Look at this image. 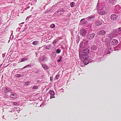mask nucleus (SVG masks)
I'll use <instances>...</instances> for the list:
<instances>
[{
  "mask_svg": "<svg viewBox=\"0 0 121 121\" xmlns=\"http://www.w3.org/2000/svg\"><path fill=\"white\" fill-rule=\"evenodd\" d=\"M50 46L49 45H48L46 46V48L47 49H49L50 48Z\"/></svg>",
  "mask_w": 121,
  "mask_h": 121,
  "instance_id": "33",
  "label": "nucleus"
},
{
  "mask_svg": "<svg viewBox=\"0 0 121 121\" xmlns=\"http://www.w3.org/2000/svg\"><path fill=\"white\" fill-rule=\"evenodd\" d=\"M15 69L14 70L13 72H15Z\"/></svg>",
  "mask_w": 121,
  "mask_h": 121,
  "instance_id": "46",
  "label": "nucleus"
},
{
  "mask_svg": "<svg viewBox=\"0 0 121 121\" xmlns=\"http://www.w3.org/2000/svg\"><path fill=\"white\" fill-rule=\"evenodd\" d=\"M5 91L6 92L10 91H11V89L9 88L5 87L4 88Z\"/></svg>",
  "mask_w": 121,
  "mask_h": 121,
  "instance_id": "10",
  "label": "nucleus"
},
{
  "mask_svg": "<svg viewBox=\"0 0 121 121\" xmlns=\"http://www.w3.org/2000/svg\"><path fill=\"white\" fill-rule=\"evenodd\" d=\"M110 51H111V48H110L109 49V48H108L106 49L105 52L107 54H109L111 52Z\"/></svg>",
  "mask_w": 121,
  "mask_h": 121,
  "instance_id": "14",
  "label": "nucleus"
},
{
  "mask_svg": "<svg viewBox=\"0 0 121 121\" xmlns=\"http://www.w3.org/2000/svg\"><path fill=\"white\" fill-rule=\"evenodd\" d=\"M95 35V34L94 33H92L90 34L89 35V36H88L89 37H88V38H89V40H91V39L93 38Z\"/></svg>",
  "mask_w": 121,
  "mask_h": 121,
  "instance_id": "9",
  "label": "nucleus"
},
{
  "mask_svg": "<svg viewBox=\"0 0 121 121\" xmlns=\"http://www.w3.org/2000/svg\"><path fill=\"white\" fill-rule=\"evenodd\" d=\"M49 93L52 96H54L55 95L54 91L52 90L49 91Z\"/></svg>",
  "mask_w": 121,
  "mask_h": 121,
  "instance_id": "22",
  "label": "nucleus"
},
{
  "mask_svg": "<svg viewBox=\"0 0 121 121\" xmlns=\"http://www.w3.org/2000/svg\"><path fill=\"white\" fill-rule=\"evenodd\" d=\"M85 20V19L84 18H83L81 20L80 22V24L82 25L86 24L87 23V22L86 21H84Z\"/></svg>",
  "mask_w": 121,
  "mask_h": 121,
  "instance_id": "15",
  "label": "nucleus"
},
{
  "mask_svg": "<svg viewBox=\"0 0 121 121\" xmlns=\"http://www.w3.org/2000/svg\"><path fill=\"white\" fill-rule=\"evenodd\" d=\"M10 97L11 98L16 99L18 97V96L16 94L13 93L10 95Z\"/></svg>",
  "mask_w": 121,
  "mask_h": 121,
  "instance_id": "5",
  "label": "nucleus"
},
{
  "mask_svg": "<svg viewBox=\"0 0 121 121\" xmlns=\"http://www.w3.org/2000/svg\"><path fill=\"white\" fill-rule=\"evenodd\" d=\"M58 11H60L61 12H64V11L65 10L64 9H60L58 10Z\"/></svg>",
  "mask_w": 121,
  "mask_h": 121,
  "instance_id": "29",
  "label": "nucleus"
},
{
  "mask_svg": "<svg viewBox=\"0 0 121 121\" xmlns=\"http://www.w3.org/2000/svg\"><path fill=\"white\" fill-rule=\"evenodd\" d=\"M115 3V0H109L108 3L110 4H114Z\"/></svg>",
  "mask_w": 121,
  "mask_h": 121,
  "instance_id": "17",
  "label": "nucleus"
},
{
  "mask_svg": "<svg viewBox=\"0 0 121 121\" xmlns=\"http://www.w3.org/2000/svg\"><path fill=\"white\" fill-rule=\"evenodd\" d=\"M27 67V65L25 66V67H24L23 68V69H24L26 68V67Z\"/></svg>",
  "mask_w": 121,
  "mask_h": 121,
  "instance_id": "45",
  "label": "nucleus"
},
{
  "mask_svg": "<svg viewBox=\"0 0 121 121\" xmlns=\"http://www.w3.org/2000/svg\"><path fill=\"white\" fill-rule=\"evenodd\" d=\"M71 15V13H69L67 15V17H70Z\"/></svg>",
  "mask_w": 121,
  "mask_h": 121,
  "instance_id": "35",
  "label": "nucleus"
},
{
  "mask_svg": "<svg viewBox=\"0 0 121 121\" xmlns=\"http://www.w3.org/2000/svg\"><path fill=\"white\" fill-rule=\"evenodd\" d=\"M15 76L16 77H18V78L20 77H22V75H20V74H16L15 75Z\"/></svg>",
  "mask_w": 121,
  "mask_h": 121,
  "instance_id": "27",
  "label": "nucleus"
},
{
  "mask_svg": "<svg viewBox=\"0 0 121 121\" xmlns=\"http://www.w3.org/2000/svg\"><path fill=\"white\" fill-rule=\"evenodd\" d=\"M29 8V7H28V8Z\"/></svg>",
  "mask_w": 121,
  "mask_h": 121,
  "instance_id": "51",
  "label": "nucleus"
},
{
  "mask_svg": "<svg viewBox=\"0 0 121 121\" xmlns=\"http://www.w3.org/2000/svg\"><path fill=\"white\" fill-rule=\"evenodd\" d=\"M27 60V58H22L21 59V62L24 61L26 60Z\"/></svg>",
  "mask_w": 121,
  "mask_h": 121,
  "instance_id": "25",
  "label": "nucleus"
},
{
  "mask_svg": "<svg viewBox=\"0 0 121 121\" xmlns=\"http://www.w3.org/2000/svg\"><path fill=\"white\" fill-rule=\"evenodd\" d=\"M116 33H117V34H119L121 33V27L119 28L118 30H117L116 31Z\"/></svg>",
  "mask_w": 121,
  "mask_h": 121,
  "instance_id": "21",
  "label": "nucleus"
},
{
  "mask_svg": "<svg viewBox=\"0 0 121 121\" xmlns=\"http://www.w3.org/2000/svg\"><path fill=\"white\" fill-rule=\"evenodd\" d=\"M64 13V12H61L57 10L55 12V13L56 15L57 16L60 15H62Z\"/></svg>",
  "mask_w": 121,
  "mask_h": 121,
  "instance_id": "12",
  "label": "nucleus"
},
{
  "mask_svg": "<svg viewBox=\"0 0 121 121\" xmlns=\"http://www.w3.org/2000/svg\"><path fill=\"white\" fill-rule=\"evenodd\" d=\"M86 43H88V41H86L85 42Z\"/></svg>",
  "mask_w": 121,
  "mask_h": 121,
  "instance_id": "48",
  "label": "nucleus"
},
{
  "mask_svg": "<svg viewBox=\"0 0 121 121\" xmlns=\"http://www.w3.org/2000/svg\"><path fill=\"white\" fill-rule=\"evenodd\" d=\"M83 52L84 53L88 54L89 53V51L88 49L86 48L84 49Z\"/></svg>",
  "mask_w": 121,
  "mask_h": 121,
  "instance_id": "18",
  "label": "nucleus"
},
{
  "mask_svg": "<svg viewBox=\"0 0 121 121\" xmlns=\"http://www.w3.org/2000/svg\"><path fill=\"white\" fill-rule=\"evenodd\" d=\"M107 9L105 7H103L101 9H98V13L99 15H103L107 12Z\"/></svg>",
  "mask_w": 121,
  "mask_h": 121,
  "instance_id": "2",
  "label": "nucleus"
},
{
  "mask_svg": "<svg viewBox=\"0 0 121 121\" xmlns=\"http://www.w3.org/2000/svg\"><path fill=\"white\" fill-rule=\"evenodd\" d=\"M55 97L54 96H50V98L51 99H52V98H55Z\"/></svg>",
  "mask_w": 121,
  "mask_h": 121,
  "instance_id": "40",
  "label": "nucleus"
},
{
  "mask_svg": "<svg viewBox=\"0 0 121 121\" xmlns=\"http://www.w3.org/2000/svg\"><path fill=\"white\" fill-rule=\"evenodd\" d=\"M60 52V49H58L56 50V52L58 53H59Z\"/></svg>",
  "mask_w": 121,
  "mask_h": 121,
  "instance_id": "31",
  "label": "nucleus"
},
{
  "mask_svg": "<svg viewBox=\"0 0 121 121\" xmlns=\"http://www.w3.org/2000/svg\"><path fill=\"white\" fill-rule=\"evenodd\" d=\"M106 33V31L104 30H102L99 31L98 33V35L100 36H102L105 35Z\"/></svg>",
  "mask_w": 121,
  "mask_h": 121,
  "instance_id": "7",
  "label": "nucleus"
},
{
  "mask_svg": "<svg viewBox=\"0 0 121 121\" xmlns=\"http://www.w3.org/2000/svg\"><path fill=\"white\" fill-rule=\"evenodd\" d=\"M80 32L82 35V36H84L85 35L86 31L85 29H82L80 30Z\"/></svg>",
  "mask_w": 121,
  "mask_h": 121,
  "instance_id": "3",
  "label": "nucleus"
},
{
  "mask_svg": "<svg viewBox=\"0 0 121 121\" xmlns=\"http://www.w3.org/2000/svg\"><path fill=\"white\" fill-rule=\"evenodd\" d=\"M117 16L115 14H112L111 15V18L113 20H115L117 19Z\"/></svg>",
  "mask_w": 121,
  "mask_h": 121,
  "instance_id": "6",
  "label": "nucleus"
},
{
  "mask_svg": "<svg viewBox=\"0 0 121 121\" xmlns=\"http://www.w3.org/2000/svg\"><path fill=\"white\" fill-rule=\"evenodd\" d=\"M79 56L80 58L82 59L83 58L84 59L83 63L85 65L89 63V61L88 60V56L87 54H84L82 55L81 53H79Z\"/></svg>",
  "mask_w": 121,
  "mask_h": 121,
  "instance_id": "1",
  "label": "nucleus"
},
{
  "mask_svg": "<svg viewBox=\"0 0 121 121\" xmlns=\"http://www.w3.org/2000/svg\"><path fill=\"white\" fill-rule=\"evenodd\" d=\"M50 80L51 81H52V78L51 77H50Z\"/></svg>",
  "mask_w": 121,
  "mask_h": 121,
  "instance_id": "42",
  "label": "nucleus"
},
{
  "mask_svg": "<svg viewBox=\"0 0 121 121\" xmlns=\"http://www.w3.org/2000/svg\"><path fill=\"white\" fill-rule=\"evenodd\" d=\"M56 79H58L59 77V75H57L56 77Z\"/></svg>",
  "mask_w": 121,
  "mask_h": 121,
  "instance_id": "36",
  "label": "nucleus"
},
{
  "mask_svg": "<svg viewBox=\"0 0 121 121\" xmlns=\"http://www.w3.org/2000/svg\"><path fill=\"white\" fill-rule=\"evenodd\" d=\"M13 104L16 105H18V103H17V102H13Z\"/></svg>",
  "mask_w": 121,
  "mask_h": 121,
  "instance_id": "32",
  "label": "nucleus"
},
{
  "mask_svg": "<svg viewBox=\"0 0 121 121\" xmlns=\"http://www.w3.org/2000/svg\"><path fill=\"white\" fill-rule=\"evenodd\" d=\"M30 82H27L25 83V85H27L30 84Z\"/></svg>",
  "mask_w": 121,
  "mask_h": 121,
  "instance_id": "28",
  "label": "nucleus"
},
{
  "mask_svg": "<svg viewBox=\"0 0 121 121\" xmlns=\"http://www.w3.org/2000/svg\"><path fill=\"white\" fill-rule=\"evenodd\" d=\"M95 17L94 15H91L88 17L87 20L88 21H90V20H93Z\"/></svg>",
  "mask_w": 121,
  "mask_h": 121,
  "instance_id": "11",
  "label": "nucleus"
},
{
  "mask_svg": "<svg viewBox=\"0 0 121 121\" xmlns=\"http://www.w3.org/2000/svg\"><path fill=\"white\" fill-rule=\"evenodd\" d=\"M29 17H27V18H26V20L27 19H28V18H29Z\"/></svg>",
  "mask_w": 121,
  "mask_h": 121,
  "instance_id": "47",
  "label": "nucleus"
},
{
  "mask_svg": "<svg viewBox=\"0 0 121 121\" xmlns=\"http://www.w3.org/2000/svg\"><path fill=\"white\" fill-rule=\"evenodd\" d=\"M102 24V22L101 21H98L96 22L95 25L97 26H98L101 25Z\"/></svg>",
  "mask_w": 121,
  "mask_h": 121,
  "instance_id": "20",
  "label": "nucleus"
},
{
  "mask_svg": "<svg viewBox=\"0 0 121 121\" xmlns=\"http://www.w3.org/2000/svg\"><path fill=\"white\" fill-rule=\"evenodd\" d=\"M39 71H40V70H37L36 72V73H38L39 72Z\"/></svg>",
  "mask_w": 121,
  "mask_h": 121,
  "instance_id": "38",
  "label": "nucleus"
},
{
  "mask_svg": "<svg viewBox=\"0 0 121 121\" xmlns=\"http://www.w3.org/2000/svg\"><path fill=\"white\" fill-rule=\"evenodd\" d=\"M38 88V87L36 86H35L33 87V89H37Z\"/></svg>",
  "mask_w": 121,
  "mask_h": 121,
  "instance_id": "34",
  "label": "nucleus"
},
{
  "mask_svg": "<svg viewBox=\"0 0 121 121\" xmlns=\"http://www.w3.org/2000/svg\"><path fill=\"white\" fill-rule=\"evenodd\" d=\"M47 58L45 57H43L39 59V60L42 61H47Z\"/></svg>",
  "mask_w": 121,
  "mask_h": 121,
  "instance_id": "16",
  "label": "nucleus"
},
{
  "mask_svg": "<svg viewBox=\"0 0 121 121\" xmlns=\"http://www.w3.org/2000/svg\"><path fill=\"white\" fill-rule=\"evenodd\" d=\"M55 25L54 24H52L50 25V27L51 28H53L55 27Z\"/></svg>",
  "mask_w": 121,
  "mask_h": 121,
  "instance_id": "26",
  "label": "nucleus"
},
{
  "mask_svg": "<svg viewBox=\"0 0 121 121\" xmlns=\"http://www.w3.org/2000/svg\"><path fill=\"white\" fill-rule=\"evenodd\" d=\"M42 65L44 69H48V67L45 64H43Z\"/></svg>",
  "mask_w": 121,
  "mask_h": 121,
  "instance_id": "23",
  "label": "nucleus"
},
{
  "mask_svg": "<svg viewBox=\"0 0 121 121\" xmlns=\"http://www.w3.org/2000/svg\"><path fill=\"white\" fill-rule=\"evenodd\" d=\"M75 3L74 2H72L70 4V5L71 7H73L74 6Z\"/></svg>",
  "mask_w": 121,
  "mask_h": 121,
  "instance_id": "24",
  "label": "nucleus"
},
{
  "mask_svg": "<svg viewBox=\"0 0 121 121\" xmlns=\"http://www.w3.org/2000/svg\"><path fill=\"white\" fill-rule=\"evenodd\" d=\"M3 118H4V116H3Z\"/></svg>",
  "mask_w": 121,
  "mask_h": 121,
  "instance_id": "50",
  "label": "nucleus"
},
{
  "mask_svg": "<svg viewBox=\"0 0 121 121\" xmlns=\"http://www.w3.org/2000/svg\"><path fill=\"white\" fill-rule=\"evenodd\" d=\"M103 6V5H102L101 4L98 3L97 4V8L98 9H101L102 8H103V7H102Z\"/></svg>",
  "mask_w": 121,
  "mask_h": 121,
  "instance_id": "8",
  "label": "nucleus"
},
{
  "mask_svg": "<svg viewBox=\"0 0 121 121\" xmlns=\"http://www.w3.org/2000/svg\"><path fill=\"white\" fill-rule=\"evenodd\" d=\"M79 47L80 48H82V44H80Z\"/></svg>",
  "mask_w": 121,
  "mask_h": 121,
  "instance_id": "44",
  "label": "nucleus"
},
{
  "mask_svg": "<svg viewBox=\"0 0 121 121\" xmlns=\"http://www.w3.org/2000/svg\"><path fill=\"white\" fill-rule=\"evenodd\" d=\"M91 49L94 50L97 49V47L96 45H93L91 46Z\"/></svg>",
  "mask_w": 121,
  "mask_h": 121,
  "instance_id": "19",
  "label": "nucleus"
},
{
  "mask_svg": "<svg viewBox=\"0 0 121 121\" xmlns=\"http://www.w3.org/2000/svg\"><path fill=\"white\" fill-rule=\"evenodd\" d=\"M118 43V41L115 39H113L112 40L111 42V44L113 45H116Z\"/></svg>",
  "mask_w": 121,
  "mask_h": 121,
  "instance_id": "4",
  "label": "nucleus"
},
{
  "mask_svg": "<svg viewBox=\"0 0 121 121\" xmlns=\"http://www.w3.org/2000/svg\"><path fill=\"white\" fill-rule=\"evenodd\" d=\"M39 41L37 40H36L35 41H34L32 43V44L35 46H36L37 45H38L39 44Z\"/></svg>",
  "mask_w": 121,
  "mask_h": 121,
  "instance_id": "13",
  "label": "nucleus"
},
{
  "mask_svg": "<svg viewBox=\"0 0 121 121\" xmlns=\"http://www.w3.org/2000/svg\"><path fill=\"white\" fill-rule=\"evenodd\" d=\"M86 41V40H84L82 42V43H84L85 44V42Z\"/></svg>",
  "mask_w": 121,
  "mask_h": 121,
  "instance_id": "41",
  "label": "nucleus"
},
{
  "mask_svg": "<svg viewBox=\"0 0 121 121\" xmlns=\"http://www.w3.org/2000/svg\"><path fill=\"white\" fill-rule=\"evenodd\" d=\"M56 43V41L55 40H54L53 41V44H54V43Z\"/></svg>",
  "mask_w": 121,
  "mask_h": 121,
  "instance_id": "39",
  "label": "nucleus"
},
{
  "mask_svg": "<svg viewBox=\"0 0 121 121\" xmlns=\"http://www.w3.org/2000/svg\"><path fill=\"white\" fill-rule=\"evenodd\" d=\"M100 58H98L96 59V60L97 61H101V60H100Z\"/></svg>",
  "mask_w": 121,
  "mask_h": 121,
  "instance_id": "37",
  "label": "nucleus"
},
{
  "mask_svg": "<svg viewBox=\"0 0 121 121\" xmlns=\"http://www.w3.org/2000/svg\"><path fill=\"white\" fill-rule=\"evenodd\" d=\"M29 17H31V15H30Z\"/></svg>",
  "mask_w": 121,
  "mask_h": 121,
  "instance_id": "49",
  "label": "nucleus"
},
{
  "mask_svg": "<svg viewBox=\"0 0 121 121\" xmlns=\"http://www.w3.org/2000/svg\"><path fill=\"white\" fill-rule=\"evenodd\" d=\"M27 67H30L31 66V65H27Z\"/></svg>",
  "mask_w": 121,
  "mask_h": 121,
  "instance_id": "43",
  "label": "nucleus"
},
{
  "mask_svg": "<svg viewBox=\"0 0 121 121\" xmlns=\"http://www.w3.org/2000/svg\"><path fill=\"white\" fill-rule=\"evenodd\" d=\"M62 57L61 56H60V59L57 60V61L58 62H61L62 61Z\"/></svg>",
  "mask_w": 121,
  "mask_h": 121,
  "instance_id": "30",
  "label": "nucleus"
}]
</instances>
